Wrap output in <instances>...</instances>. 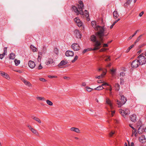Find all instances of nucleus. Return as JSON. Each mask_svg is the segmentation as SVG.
<instances>
[{
    "label": "nucleus",
    "instance_id": "1",
    "mask_svg": "<svg viewBox=\"0 0 146 146\" xmlns=\"http://www.w3.org/2000/svg\"><path fill=\"white\" fill-rule=\"evenodd\" d=\"M95 21H93L91 23L93 27L96 31H98L95 33V35H93L90 37L91 40L95 42L94 46L95 47L93 49L94 50L99 49L101 47V45L103 43L105 39L104 36H107L109 34L108 30L104 27L97 25Z\"/></svg>",
    "mask_w": 146,
    "mask_h": 146
},
{
    "label": "nucleus",
    "instance_id": "2",
    "mask_svg": "<svg viewBox=\"0 0 146 146\" xmlns=\"http://www.w3.org/2000/svg\"><path fill=\"white\" fill-rule=\"evenodd\" d=\"M79 4L78 5V7L75 6H72V8L74 12L76 13L77 15L79 14L82 15H84L87 18V20L88 21H90V19L88 11L86 10H85L84 11V14L83 11V8L84 6L83 2L82 1L80 0L79 1Z\"/></svg>",
    "mask_w": 146,
    "mask_h": 146
},
{
    "label": "nucleus",
    "instance_id": "3",
    "mask_svg": "<svg viewBox=\"0 0 146 146\" xmlns=\"http://www.w3.org/2000/svg\"><path fill=\"white\" fill-rule=\"evenodd\" d=\"M139 61L141 65H142L146 63V58L143 55V54H141L138 57Z\"/></svg>",
    "mask_w": 146,
    "mask_h": 146
},
{
    "label": "nucleus",
    "instance_id": "4",
    "mask_svg": "<svg viewBox=\"0 0 146 146\" xmlns=\"http://www.w3.org/2000/svg\"><path fill=\"white\" fill-rule=\"evenodd\" d=\"M119 113L123 116L125 117L128 115L129 113V111L128 108H124L123 110L120 109Z\"/></svg>",
    "mask_w": 146,
    "mask_h": 146
},
{
    "label": "nucleus",
    "instance_id": "5",
    "mask_svg": "<svg viewBox=\"0 0 146 146\" xmlns=\"http://www.w3.org/2000/svg\"><path fill=\"white\" fill-rule=\"evenodd\" d=\"M120 96L121 97L120 100H121V102H119V100H117V104L118 105V107H121L127 101V99L124 96L122 95Z\"/></svg>",
    "mask_w": 146,
    "mask_h": 146
},
{
    "label": "nucleus",
    "instance_id": "6",
    "mask_svg": "<svg viewBox=\"0 0 146 146\" xmlns=\"http://www.w3.org/2000/svg\"><path fill=\"white\" fill-rule=\"evenodd\" d=\"M140 65L137 60H133L131 64V66L134 68H136Z\"/></svg>",
    "mask_w": 146,
    "mask_h": 146
},
{
    "label": "nucleus",
    "instance_id": "7",
    "mask_svg": "<svg viewBox=\"0 0 146 146\" xmlns=\"http://www.w3.org/2000/svg\"><path fill=\"white\" fill-rule=\"evenodd\" d=\"M72 48L74 51H77L79 50L80 48L79 45L77 43H73L71 45Z\"/></svg>",
    "mask_w": 146,
    "mask_h": 146
},
{
    "label": "nucleus",
    "instance_id": "8",
    "mask_svg": "<svg viewBox=\"0 0 146 146\" xmlns=\"http://www.w3.org/2000/svg\"><path fill=\"white\" fill-rule=\"evenodd\" d=\"M28 65L29 67L32 69L35 66V62L32 60H30L29 62Z\"/></svg>",
    "mask_w": 146,
    "mask_h": 146
},
{
    "label": "nucleus",
    "instance_id": "9",
    "mask_svg": "<svg viewBox=\"0 0 146 146\" xmlns=\"http://www.w3.org/2000/svg\"><path fill=\"white\" fill-rule=\"evenodd\" d=\"M144 127L143 125H141L139 127L138 132L139 134H142L144 131Z\"/></svg>",
    "mask_w": 146,
    "mask_h": 146
},
{
    "label": "nucleus",
    "instance_id": "10",
    "mask_svg": "<svg viewBox=\"0 0 146 146\" xmlns=\"http://www.w3.org/2000/svg\"><path fill=\"white\" fill-rule=\"evenodd\" d=\"M65 55L67 56H73L74 55V53L72 51L67 50L66 52Z\"/></svg>",
    "mask_w": 146,
    "mask_h": 146
},
{
    "label": "nucleus",
    "instance_id": "11",
    "mask_svg": "<svg viewBox=\"0 0 146 146\" xmlns=\"http://www.w3.org/2000/svg\"><path fill=\"white\" fill-rule=\"evenodd\" d=\"M139 141L141 143H143L146 142V139L144 135H142L139 138Z\"/></svg>",
    "mask_w": 146,
    "mask_h": 146
},
{
    "label": "nucleus",
    "instance_id": "12",
    "mask_svg": "<svg viewBox=\"0 0 146 146\" xmlns=\"http://www.w3.org/2000/svg\"><path fill=\"white\" fill-rule=\"evenodd\" d=\"M21 80L26 85L28 86H32V85L30 82L26 80L25 79L22 78L21 79Z\"/></svg>",
    "mask_w": 146,
    "mask_h": 146
},
{
    "label": "nucleus",
    "instance_id": "13",
    "mask_svg": "<svg viewBox=\"0 0 146 146\" xmlns=\"http://www.w3.org/2000/svg\"><path fill=\"white\" fill-rule=\"evenodd\" d=\"M130 117V120L132 121L135 122L136 121V115L133 114Z\"/></svg>",
    "mask_w": 146,
    "mask_h": 146
},
{
    "label": "nucleus",
    "instance_id": "14",
    "mask_svg": "<svg viewBox=\"0 0 146 146\" xmlns=\"http://www.w3.org/2000/svg\"><path fill=\"white\" fill-rule=\"evenodd\" d=\"M106 102L107 104L110 106L111 109L112 110L113 108V106L111 102V101L110 99L108 98H107L106 99Z\"/></svg>",
    "mask_w": 146,
    "mask_h": 146
},
{
    "label": "nucleus",
    "instance_id": "15",
    "mask_svg": "<svg viewBox=\"0 0 146 146\" xmlns=\"http://www.w3.org/2000/svg\"><path fill=\"white\" fill-rule=\"evenodd\" d=\"M54 62V61L53 59L51 58H48L45 62L46 65H48L51 63Z\"/></svg>",
    "mask_w": 146,
    "mask_h": 146
},
{
    "label": "nucleus",
    "instance_id": "16",
    "mask_svg": "<svg viewBox=\"0 0 146 146\" xmlns=\"http://www.w3.org/2000/svg\"><path fill=\"white\" fill-rule=\"evenodd\" d=\"M76 33V36L77 38H81L82 35L80 32L78 30L75 31Z\"/></svg>",
    "mask_w": 146,
    "mask_h": 146
},
{
    "label": "nucleus",
    "instance_id": "17",
    "mask_svg": "<svg viewBox=\"0 0 146 146\" xmlns=\"http://www.w3.org/2000/svg\"><path fill=\"white\" fill-rule=\"evenodd\" d=\"M67 63L68 62L66 61H65L64 60H62L61 61L60 63L58 65V67H60L67 64Z\"/></svg>",
    "mask_w": 146,
    "mask_h": 146
},
{
    "label": "nucleus",
    "instance_id": "18",
    "mask_svg": "<svg viewBox=\"0 0 146 146\" xmlns=\"http://www.w3.org/2000/svg\"><path fill=\"white\" fill-rule=\"evenodd\" d=\"M70 130L77 133H80V130L79 129L77 128L72 127L70 128Z\"/></svg>",
    "mask_w": 146,
    "mask_h": 146
},
{
    "label": "nucleus",
    "instance_id": "19",
    "mask_svg": "<svg viewBox=\"0 0 146 146\" xmlns=\"http://www.w3.org/2000/svg\"><path fill=\"white\" fill-rule=\"evenodd\" d=\"M113 15L114 18L115 19L117 18L119 16V15L117 11L115 10L113 12Z\"/></svg>",
    "mask_w": 146,
    "mask_h": 146
},
{
    "label": "nucleus",
    "instance_id": "20",
    "mask_svg": "<svg viewBox=\"0 0 146 146\" xmlns=\"http://www.w3.org/2000/svg\"><path fill=\"white\" fill-rule=\"evenodd\" d=\"M132 0H127V2L125 3L124 5V7H127L128 5H130L131 2Z\"/></svg>",
    "mask_w": 146,
    "mask_h": 146
},
{
    "label": "nucleus",
    "instance_id": "21",
    "mask_svg": "<svg viewBox=\"0 0 146 146\" xmlns=\"http://www.w3.org/2000/svg\"><path fill=\"white\" fill-rule=\"evenodd\" d=\"M94 43H95L94 44H93V46H94V48H88V49H85L83 50V51L82 52L84 54L85 53H86L87 51H89V50L95 51V50H93V49L95 47L94 46Z\"/></svg>",
    "mask_w": 146,
    "mask_h": 146
},
{
    "label": "nucleus",
    "instance_id": "22",
    "mask_svg": "<svg viewBox=\"0 0 146 146\" xmlns=\"http://www.w3.org/2000/svg\"><path fill=\"white\" fill-rule=\"evenodd\" d=\"M32 118L33 119L35 120V121H37V122H38V123H40L41 122V121H40V119L39 118H38L36 117H32Z\"/></svg>",
    "mask_w": 146,
    "mask_h": 146
},
{
    "label": "nucleus",
    "instance_id": "23",
    "mask_svg": "<svg viewBox=\"0 0 146 146\" xmlns=\"http://www.w3.org/2000/svg\"><path fill=\"white\" fill-rule=\"evenodd\" d=\"M31 131L33 133L36 134V135L39 136V133L36 130L33 128L31 129Z\"/></svg>",
    "mask_w": 146,
    "mask_h": 146
},
{
    "label": "nucleus",
    "instance_id": "24",
    "mask_svg": "<svg viewBox=\"0 0 146 146\" xmlns=\"http://www.w3.org/2000/svg\"><path fill=\"white\" fill-rule=\"evenodd\" d=\"M15 54L13 53H11L10 55L9 58L11 59H13L15 58Z\"/></svg>",
    "mask_w": 146,
    "mask_h": 146
},
{
    "label": "nucleus",
    "instance_id": "25",
    "mask_svg": "<svg viewBox=\"0 0 146 146\" xmlns=\"http://www.w3.org/2000/svg\"><path fill=\"white\" fill-rule=\"evenodd\" d=\"M104 88L102 86H100L96 88H95L94 89L97 90H100L103 89Z\"/></svg>",
    "mask_w": 146,
    "mask_h": 146
},
{
    "label": "nucleus",
    "instance_id": "26",
    "mask_svg": "<svg viewBox=\"0 0 146 146\" xmlns=\"http://www.w3.org/2000/svg\"><path fill=\"white\" fill-rule=\"evenodd\" d=\"M30 48L33 52H36L37 50V48L32 45L30 46Z\"/></svg>",
    "mask_w": 146,
    "mask_h": 146
},
{
    "label": "nucleus",
    "instance_id": "27",
    "mask_svg": "<svg viewBox=\"0 0 146 146\" xmlns=\"http://www.w3.org/2000/svg\"><path fill=\"white\" fill-rule=\"evenodd\" d=\"M15 63V65L16 66H17L20 63V60H17V59H15L14 61Z\"/></svg>",
    "mask_w": 146,
    "mask_h": 146
},
{
    "label": "nucleus",
    "instance_id": "28",
    "mask_svg": "<svg viewBox=\"0 0 146 146\" xmlns=\"http://www.w3.org/2000/svg\"><path fill=\"white\" fill-rule=\"evenodd\" d=\"M143 35H140L138 37H137L136 40L134 42V43L135 44L137 42H139L140 40L141 39V37Z\"/></svg>",
    "mask_w": 146,
    "mask_h": 146
},
{
    "label": "nucleus",
    "instance_id": "29",
    "mask_svg": "<svg viewBox=\"0 0 146 146\" xmlns=\"http://www.w3.org/2000/svg\"><path fill=\"white\" fill-rule=\"evenodd\" d=\"M115 87L116 88V90L118 91L119 89L120 86L119 84L116 83L115 84Z\"/></svg>",
    "mask_w": 146,
    "mask_h": 146
},
{
    "label": "nucleus",
    "instance_id": "30",
    "mask_svg": "<svg viewBox=\"0 0 146 146\" xmlns=\"http://www.w3.org/2000/svg\"><path fill=\"white\" fill-rule=\"evenodd\" d=\"M46 102L47 104L49 106H52L53 105L52 102L49 100H46Z\"/></svg>",
    "mask_w": 146,
    "mask_h": 146
},
{
    "label": "nucleus",
    "instance_id": "31",
    "mask_svg": "<svg viewBox=\"0 0 146 146\" xmlns=\"http://www.w3.org/2000/svg\"><path fill=\"white\" fill-rule=\"evenodd\" d=\"M36 99L40 100H45V98L43 97H36Z\"/></svg>",
    "mask_w": 146,
    "mask_h": 146
},
{
    "label": "nucleus",
    "instance_id": "32",
    "mask_svg": "<svg viewBox=\"0 0 146 146\" xmlns=\"http://www.w3.org/2000/svg\"><path fill=\"white\" fill-rule=\"evenodd\" d=\"M4 76L3 77L6 78V79L9 80L10 79V77L8 75L7 73L4 74Z\"/></svg>",
    "mask_w": 146,
    "mask_h": 146
},
{
    "label": "nucleus",
    "instance_id": "33",
    "mask_svg": "<svg viewBox=\"0 0 146 146\" xmlns=\"http://www.w3.org/2000/svg\"><path fill=\"white\" fill-rule=\"evenodd\" d=\"M134 46V44H132L131 45L129 48H127V50H126V52H129V50L131 48H132L133 47V46Z\"/></svg>",
    "mask_w": 146,
    "mask_h": 146
},
{
    "label": "nucleus",
    "instance_id": "34",
    "mask_svg": "<svg viewBox=\"0 0 146 146\" xmlns=\"http://www.w3.org/2000/svg\"><path fill=\"white\" fill-rule=\"evenodd\" d=\"M78 22H77L76 23L77 24V25L79 27H80L82 26V23L81 21L80 20L79 21H78Z\"/></svg>",
    "mask_w": 146,
    "mask_h": 146
},
{
    "label": "nucleus",
    "instance_id": "35",
    "mask_svg": "<svg viewBox=\"0 0 146 146\" xmlns=\"http://www.w3.org/2000/svg\"><path fill=\"white\" fill-rule=\"evenodd\" d=\"M80 20L79 19V18L78 17H76L74 19V21L77 23V22H78V21H79Z\"/></svg>",
    "mask_w": 146,
    "mask_h": 146
},
{
    "label": "nucleus",
    "instance_id": "36",
    "mask_svg": "<svg viewBox=\"0 0 146 146\" xmlns=\"http://www.w3.org/2000/svg\"><path fill=\"white\" fill-rule=\"evenodd\" d=\"M115 133V131H111V132L109 134V136L110 137H112L113 136V135Z\"/></svg>",
    "mask_w": 146,
    "mask_h": 146
},
{
    "label": "nucleus",
    "instance_id": "37",
    "mask_svg": "<svg viewBox=\"0 0 146 146\" xmlns=\"http://www.w3.org/2000/svg\"><path fill=\"white\" fill-rule=\"evenodd\" d=\"M54 52L56 54H58V50L56 47L55 48H54Z\"/></svg>",
    "mask_w": 146,
    "mask_h": 146
},
{
    "label": "nucleus",
    "instance_id": "38",
    "mask_svg": "<svg viewBox=\"0 0 146 146\" xmlns=\"http://www.w3.org/2000/svg\"><path fill=\"white\" fill-rule=\"evenodd\" d=\"M78 58V56H75L74 59L72 61V62L73 63L74 62H75L76 60H77Z\"/></svg>",
    "mask_w": 146,
    "mask_h": 146
},
{
    "label": "nucleus",
    "instance_id": "39",
    "mask_svg": "<svg viewBox=\"0 0 146 146\" xmlns=\"http://www.w3.org/2000/svg\"><path fill=\"white\" fill-rule=\"evenodd\" d=\"M86 88L87 89V91L89 92H91L92 91V90L93 89L89 87H86Z\"/></svg>",
    "mask_w": 146,
    "mask_h": 146
},
{
    "label": "nucleus",
    "instance_id": "40",
    "mask_svg": "<svg viewBox=\"0 0 146 146\" xmlns=\"http://www.w3.org/2000/svg\"><path fill=\"white\" fill-rule=\"evenodd\" d=\"M106 74V72H104L103 73L100 75V76L101 78H102Z\"/></svg>",
    "mask_w": 146,
    "mask_h": 146
},
{
    "label": "nucleus",
    "instance_id": "41",
    "mask_svg": "<svg viewBox=\"0 0 146 146\" xmlns=\"http://www.w3.org/2000/svg\"><path fill=\"white\" fill-rule=\"evenodd\" d=\"M39 80L42 82H45L46 81V80L45 79L42 78H39Z\"/></svg>",
    "mask_w": 146,
    "mask_h": 146
},
{
    "label": "nucleus",
    "instance_id": "42",
    "mask_svg": "<svg viewBox=\"0 0 146 146\" xmlns=\"http://www.w3.org/2000/svg\"><path fill=\"white\" fill-rule=\"evenodd\" d=\"M120 76H122V77H123L125 76V73L124 72H121L120 73Z\"/></svg>",
    "mask_w": 146,
    "mask_h": 146
},
{
    "label": "nucleus",
    "instance_id": "43",
    "mask_svg": "<svg viewBox=\"0 0 146 146\" xmlns=\"http://www.w3.org/2000/svg\"><path fill=\"white\" fill-rule=\"evenodd\" d=\"M48 77L49 78H56L57 77L56 76H51V75H49L48 76Z\"/></svg>",
    "mask_w": 146,
    "mask_h": 146
},
{
    "label": "nucleus",
    "instance_id": "44",
    "mask_svg": "<svg viewBox=\"0 0 146 146\" xmlns=\"http://www.w3.org/2000/svg\"><path fill=\"white\" fill-rule=\"evenodd\" d=\"M106 50V49L104 48H102L100 49L99 50L100 52H102L105 51Z\"/></svg>",
    "mask_w": 146,
    "mask_h": 146
},
{
    "label": "nucleus",
    "instance_id": "45",
    "mask_svg": "<svg viewBox=\"0 0 146 146\" xmlns=\"http://www.w3.org/2000/svg\"><path fill=\"white\" fill-rule=\"evenodd\" d=\"M131 127V128H132L134 130V133H135V136H136V134H137V132H136V130L135 129V128H134L133 127Z\"/></svg>",
    "mask_w": 146,
    "mask_h": 146
},
{
    "label": "nucleus",
    "instance_id": "46",
    "mask_svg": "<svg viewBox=\"0 0 146 146\" xmlns=\"http://www.w3.org/2000/svg\"><path fill=\"white\" fill-rule=\"evenodd\" d=\"M144 12L143 11H142L139 14V16L140 17H141L144 14Z\"/></svg>",
    "mask_w": 146,
    "mask_h": 146
},
{
    "label": "nucleus",
    "instance_id": "47",
    "mask_svg": "<svg viewBox=\"0 0 146 146\" xmlns=\"http://www.w3.org/2000/svg\"><path fill=\"white\" fill-rule=\"evenodd\" d=\"M7 47H4V52L5 53H6L7 52Z\"/></svg>",
    "mask_w": 146,
    "mask_h": 146
},
{
    "label": "nucleus",
    "instance_id": "48",
    "mask_svg": "<svg viewBox=\"0 0 146 146\" xmlns=\"http://www.w3.org/2000/svg\"><path fill=\"white\" fill-rule=\"evenodd\" d=\"M5 72H3L0 71V74L3 77L4 76V74H5Z\"/></svg>",
    "mask_w": 146,
    "mask_h": 146
},
{
    "label": "nucleus",
    "instance_id": "49",
    "mask_svg": "<svg viewBox=\"0 0 146 146\" xmlns=\"http://www.w3.org/2000/svg\"><path fill=\"white\" fill-rule=\"evenodd\" d=\"M41 57L38 56V61L39 62H40L41 60Z\"/></svg>",
    "mask_w": 146,
    "mask_h": 146
},
{
    "label": "nucleus",
    "instance_id": "50",
    "mask_svg": "<svg viewBox=\"0 0 146 146\" xmlns=\"http://www.w3.org/2000/svg\"><path fill=\"white\" fill-rule=\"evenodd\" d=\"M42 68V65H41V64H40L38 68V69L39 70H40Z\"/></svg>",
    "mask_w": 146,
    "mask_h": 146
},
{
    "label": "nucleus",
    "instance_id": "51",
    "mask_svg": "<svg viewBox=\"0 0 146 146\" xmlns=\"http://www.w3.org/2000/svg\"><path fill=\"white\" fill-rule=\"evenodd\" d=\"M105 85H107V86H110V85H109L107 83H104L103 84H102V86H105Z\"/></svg>",
    "mask_w": 146,
    "mask_h": 146
},
{
    "label": "nucleus",
    "instance_id": "52",
    "mask_svg": "<svg viewBox=\"0 0 146 146\" xmlns=\"http://www.w3.org/2000/svg\"><path fill=\"white\" fill-rule=\"evenodd\" d=\"M114 122L115 123H118L119 122V120L117 119H114Z\"/></svg>",
    "mask_w": 146,
    "mask_h": 146
},
{
    "label": "nucleus",
    "instance_id": "53",
    "mask_svg": "<svg viewBox=\"0 0 146 146\" xmlns=\"http://www.w3.org/2000/svg\"><path fill=\"white\" fill-rule=\"evenodd\" d=\"M139 30H137V31H135V33H134V34H133L132 36V37H134V36L136 34L137 32Z\"/></svg>",
    "mask_w": 146,
    "mask_h": 146
},
{
    "label": "nucleus",
    "instance_id": "54",
    "mask_svg": "<svg viewBox=\"0 0 146 146\" xmlns=\"http://www.w3.org/2000/svg\"><path fill=\"white\" fill-rule=\"evenodd\" d=\"M108 46V44H103V47H107Z\"/></svg>",
    "mask_w": 146,
    "mask_h": 146
},
{
    "label": "nucleus",
    "instance_id": "55",
    "mask_svg": "<svg viewBox=\"0 0 146 146\" xmlns=\"http://www.w3.org/2000/svg\"><path fill=\"white\" fill-rule=\"evenodd\" d=\"M97 82L98 83H100L103 82V81L102 80H100L97 81Z\"/></svg>",
    "mask_w": 146,
    "mask_h": 146
},
{
    "label": "nucleus",
    "instance_id": "56",
    "mask_svg": "<svg viewBox=\"0 0 146 146\" xmlns=\"http://www.w3.org/2000/svg\"><path fill=\"white\" fill-rule=\"evenodd\" d=\"M111 71L113 73H114L115 71V70L114 69H112L111 70Z\"/></svg>",
    "mask_w": 146,
    "mask_h": 146
},
{
    "label": "nucleus",
    "instance_id": "57",
    "mask_svg": "<svg viewBox=\"0 0 146 146\" xmlns=\"http://www.w3.org/2000/svg\"><path fill=\"white\" fill-rule=\"evenodd\" d=\"M133 37H132V36H130L129 37V38L127 39V40H130Z\"/></svg>",
    "mask_w": 146,
    "mask_h": 146
},
{
    "label": "nucleus",
    "instance_id": "58",
    "mask_svg": "<svg viewBox=\"0 0 146 146\" xmlns=\"http://www.w3.org/2000/svg\"><path fill=\"white\" fill-rule=\"evenodd\" d=\"M64 79H67L68 80H69L70 79V78L69 77H67L66 76H65L64 77Z\"/></svg>",
    "mask_w": 146,
    "mask_h": 146
},
{
    "label": "nucleus",
    "instance_id": "59",
    "mask_svg": "<svg viewBox=\"0 0 146 146\" xmlns=\"http://www.w3.org/2000/svg\"><path fill=\"white\" fill-rule=\"evenodd\" d=\"M3 58V55L1 54H0V59H2Z\"/></svg>",
    "mask_w": 146,
    "mask_h": 146
},
{
    "label": "nucleus",
    "instance_id": "60",
    "mask_svg": "<svg viewBox=\"0 0 146 146\" xmlns=\"http://www.w3.org/2000/svg\"><path fill=\"white\" fill-rule=\"evenodd\" d=\"M82 85L83 86H86V83L85 82H83L82 83Z\"/></svg>",
    "mask_w": 146,
    "mask_h": 146
},
{
    "label": "nucleus",
    "instance_id": "61",
    "mask_svg": "<svg viewBox=\"0 0 146 146\" xmlns=\"http://www.w3.org/2000/svg\"><path fill=\"white\" fill-rule=\"evenodd\" d=\"M95 78H98V79H100L101 78L100 76V75L96 76Z\"/></svg>",
    "mask_w": 146,
    "mask_h": 146
},
{
    "label": "nucleus",
    "instance_id": "62",
    "mask_svg": "<svg viewBox=\"0 0 146 146\" xmlns=\"http://www.w3.org/2000/svg\"><path fill=\"white\" fill-rule=\"evenodd\" d=\"M107 56L108 57V58L106 59L105 60V61H108V60L109 59H110V56Z\"/></svg>",
    "mask_w": 146,
    "mask_h": 146
},
{
    "label": "nucleus",
    "instance_id": "63",
    "mask_svg": "<svg viewBox=\"0 0 146 146\" xmlns=\"http://www.w3.org/2000/svg\"><path fill=\"white\" fill-rule=\"evenodd\" d=\"M28 127L29 128V129L31 131L32 129H33V128H32L29 125L28 126Z\"/></svg>",
    "mask_w": 146,
    "mask_h": 146
},
{
    "label": "nucleus",
    "instance_id": "64",
    "mask_svg": "<svg viewBox=\"0 0 146 146\" xmlns=\"http://www.w3.org/2000/svg\"><path fill=\"white\" fill-rule=\"evenodd\" d=\"M131 146H134V144L132 142L131 144Z\"/></svg>",
    "mask_w": 146,
    "mask_h": 146
}]
</instances>
